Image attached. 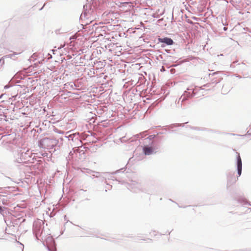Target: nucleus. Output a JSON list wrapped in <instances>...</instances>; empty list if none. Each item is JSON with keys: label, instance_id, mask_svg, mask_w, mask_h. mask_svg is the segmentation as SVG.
Listing matches in <instances>:
<instances>
[{"label": "nucleus", "instance_id": "f257e3e1", "mask_svg": "<svg viewBox=\"0 0 251 251\" xmlns=\"http://www.w3.org/2000/svg\"><path fill=\"white\" fill-rule=\"evenodd\" d=\"M37 153H34L29 149L20 148L14 152V161L18 163H35L40 164L41 161L37 160L40 158Z\"/></svg>", "mask_w": 251, "mask_h": 251}, {"label": "nucleus", "instance_id": "f03ea898", "mask_svg": "<svg viewBox=\"0 0 251 251\" xmlns=\"http://www.w3.org/2000/svg\"><path fill=\"white\" fill-rule=\"evenodd\" d=\"M96 18V13L94 9L89 3H86L83 6V11L80 16V20L82 21L81 25L83 29H87L92 27V31L96 30L98 28L97 24L94 23L93 25L90 24L92 23L93 20Z\"/></svg>", "mask_w": 251, "mask_h": 251}, {"label": "nucleus", "instance_id": "7ed1b4c3", "mask_svg": "<svg viewBox=\"0 0 251 251\" xmlns=\"http://www.w3.org/2000/svg\"><path fill=\"white\" fill-rule=\"evenodd\" d=\"M64 138L60 137L58 139L45 137L39 141L38 146L42 148L54 151L58 150L63 143Z\"/></svg>", "mask_w": 251, "mask_h": 251}, {"label": "nucleus", "instance_id": "20e7f679", "mask_svg": "<svg viewBox=\"0 0 251 251\" xmlns=\"http://www.w3.org/2000/svg\"><path fill=\"white\" fill-rule=\"evenodd\" d=\"M204 89L201 87L191 86L187 89L177 101L178 106L182 107L186 105L185 101L189 98L196 96L198 92Z\"/></svg>", "mask_w": 251, "mask_h": 251}, {"label": "nucleus", "instance_id": "39448f33", "mask_svg": "<svg viewBox=\"0 0 251 251\" xmlns=\"http://www.w3.org/2000/svg\"><path fill=\"white\" fill-rule=\"evenodd\" d=\"M44 223L42 220H37L33 224V233L38 240H43V228Z\"/></svg>", "mask_w": 251, "mask_h": 251}, {"label": "nucleus", "instance_id": "423d86ee", "mask_svg": "<svg viewBox=\"0 0 251 251\" xmlns=\"http://www.w3.org/2000/svg\"><path fill=\"white\" fill-rule=\"evenodd\" d=\"M41 241L43 242L44 245L46 246L49 251H54V249H56L55 241L52 236H49L45 240L43 239Z\"/></svg>", "mask_w": 251, "mask_h": 251}, {"label": "nucleus", "instance_id": "0eeeda50", "mask_svg": "<svg viewBox=\"0 0 251 251\" xmlns=\"http://www.w3.org/2000/svg\"><path fill=\"white\" fill-rule=\"evenodd\" d=\"M126 187L129 190L135 193L143 191L141 184L135 181H131L130 183L127 184Z\"/></svg>", "mask_w": 251, "mask_h": 251}, {"label": "nucleus", "instance_id": "6e6552de", "mask_svg": "<svg viewBox=\"0 0 251 251\" xmlns=\"http://www.w3.org/2000/svg\"><path fill=\"white\" fill-rule=\"evenodd\" d=\"M68 134V132L65 133V135L64 136V138L67 139L69 141H72V142L75 143H80L81 141L79 138V133H75L73 134H71L69 135H67Z\"/></svg>", "mask_w": 251, "mask_h": 251}, {"label": "nucleus", "instance_id": "1a4fd4ad", "mask_svg": "<svg viewBox=\"0 0 251 251\" xmlns=\"http://www.w3.org/2000/svg\"><path fill=\"white\" fill-rule=\"evenodd\" d=\"M158 40L159 43H162V47H165L166 45H172L174 43L173 40L168 37L159 38Z\"/></svg>", "mask_w": 251, "mask_h": 251}, {"label": "nucleus", "instance_id": "9d476101", "mask_svg": "<svg viewBox=\"0 0 251 251\" xmlns=\"http://www.w3.org/2000/svg\"><path fill=\"white\" fill-rule=\"evenodd\" d=\"M237 174L238 176H240L242 173V160L240 157L239 153L237 152Z\"/></svg>", "mask_w": 251, "mask_h": 251}, {"label": "nucleus", "instance_id": "9b49d317", "mask_svg": "<svg viewBox=\"0 0 251 251\" xmlns=\"http://www.w3.org/2000/svg\"><path fill=\"white\" fill-rule=\"evenodd\" d=\"M143 152L146 155H150L155 153L154 150L152 148V147H150L148 146H145L143 148Z\"/></svg>", "mask_w": 251, "mask_h": 251}, {"label": "nucleus", "instance_id": "f8f14e48", "mask_svg": "<svg viewBox=\"0 0 251 251\" xmlns=\"http://www.w3.org/2000/svg\"><path fill=\"white\" fill-rule=\"evenodd\" d=\"M124 170V168H122L120 170H117L115 172H113V173L110 174L109 173H103L104 177L105 178H107L108 179H112L114 180V177L113 176V174H117V173L120 172L121 171H123Z\"/></svg>", "mask_w": 251, "mask_h": 251}, {"label": "nucleus", "instance_id": "ddd939ff", "mask_svg": "<svg viewBox=\"0 0 251 251\" xmlns=\"http://www.w3.org/2000/svg\"><path fill=\"white\" fill-rule=\"evenodd\" d=\"M76 87V84L73 82H69L64 84V88L69 90H75Z\"/></svg>", "mask_w": 251, "mask_h": 251}, {"label": "nucleus", "instance_id": "4468645a", "mask_svg": "<svg viewBox=\"0 0 251 251\" xmlns=\"http://www.w3.org/2000/svg\"><path fill=\"white\" fill-rule=\"evenodd\" d=\"M238 201L239 203L242 204V205H246V204H248L249 205H250L251 206V203H249L247 200L243 198H239L238 200Z\"/></svg>", "mask_w": 251, "mask_h": 251}, {"label": "nucleus", "instance_id": "2eb2a0df", "mask_svg": "<svg viewBox=\"0 0 251 251\" xmlns=\"http://www.w3.org/2000/svg\"><path fill=\"white\" fill-rule=\"evenodd\" d=\"M74 153L72 151H70L68 154V155L66 157V159L67 160V164L69 163V161H70L73 158V155Z\"/></svg>", "mask_w": 251, "mask_h": 251}, {"label": "nucleus", "instance_id": "dca6fc26", "mask_svg": "<svg viewBox=\"0 0 251 251\" xmlns=\"http://www.w3.org/2000/svg\"><path fill=\"white\" fill-rule=\"evenodd\" d=\"M155 137V135H150L148 138H147L146 139H145V143H147V141H151V145L153 144V141H152V139Z\"/></svg>", "mask_w": 251, "mask_h": 251}, {"label": "nucleus", "instance_id": "f3484780", "mask_svg": "<svg viewBox=\"0 0 251 251\" xmlns=\"http://www.w3.org/2000/svg\"><path fill=\"white\" fill-rule=\"evenodd\" d=\"M84 170L85 171H84L83 172L86 173V174H91L92 173H94V171L91 170H90L89 169H84Z\"/></svg>", "mask_w": 251, "mask_h": 251}, {"label": "nucleus", "instance_id": "a211bd4d", "mask_svg": "<svg viewBox=\"0 0 251 251\" xmlns=\"http://www.w3.org/2000/svg\"><path fill=\"white\" fill-rule=\"evenodd\" d=\"M79 152L80 154H84V150H80L79 149H77L74 151V152Z\"/></svg>", "mask_w": 251, "mask_h": 251}, {"label": "nucleus", "instance_id": "6ab92c4d", "mask_svg": "<svg viewBox=\"0 0 251 251\" xmlns=\"http://www.w3.org/2000/svg\"><path fill=\"white\" fill-rule=\"evenodd\" d=\"M184 125H185V123L180 124H174L173 125H172L171 127L173 128V127H177V126H184Z\"/></svg>", "mask_w": 251, "mask_h": 251}, {"label": "nucleus", "instance_id": "aec40b11", "mask_svg": "<svg viewBox=\"0 0 251 251\" xmlns=\"http://www.w3.org/2000/svg\"><path fill=\"white\" fill-rule=\"evenodd\" d=\"M54 132L57 133H59V134H63L64 133V131L61 130H59L57 128H55L54 130Z\"/></svg>", "mask_w": 251, "mask_h": 251}, {"label": "nucleus", "instance_id": "412c9836", "mask_svg": "<svg viewBox=\"0 0 251 251\" xmlns=\"http://www.w3.org/2000/svg\"><path fill=\"white\" fill-rule=\"evenodd\" d=\"M96 175H93V176L96 177H99L100 176V173L98 172H94V173Z\"/></svg>", "mask_w": 251, "mask_h": 251}, {"label": "nucleus", "instance_id": "4be33fe9", "mask_svg": "<svg viewBox=\"0 0 251 251\" xmlns=\"http://www.w3.org/2000/svg\"><path fill=\"white\" fill-rule=\"evenodd\" d=\"M238 62V61H233L230 65V68H234L235 67V66L234 65V64Z\"/></svg>", "mask_w": 251, "mask_h": 251}, {"label": "nucleus", "instance_id": "5701e85b", "mask_svg": "<svg viewBox=\"0 0 251 251\" xmlns=\"http://www.w3.org/2000/svg\"><path fill=\"white\" fill-rule=\"evenodd\" d=\"M5 57V56L1 57L0 59V63L2 65L4 64V59L3 58Z\"/></svg>", "mask_w": 251, "mask_h": 251}, {"label": "nucleus", "instance_id": "b1692460", "mask_svg": "<svg viewBox=\"0 0 251 251\" xmlns=\"http://www.w3.org/2000/svg\"><path fill=\"white\" fill-rule=\"evenodd\" d=\"M238 65H239V66H240V65H242V66H243L244 67L243 68V69H245L244 68L246 66V65H245V63H244L243 62H242V63H241V64H240V63H238Z\"/></svg>", "mask_w": 251, "mask_h": 251}, {"label": "nucleus", "instance_id": "393cba45", "mask_svg": "<svg viewBox=\"0 0 251 251\" xmlns=\"http://www.w3.org/2000/svg\"><path fill=\"white\" fill-rule=\"evenodd\" d=\"M125 138H126V137H123V138H122L121 139V142H126V139H125Z\"/></svg>", "mask_w": 251, "mask_h": 251}, {"label": "nucleus", "instance_id": "a878e982", "mask_svg": "<svg viewBox=\"0 0 251 251\" xmlns=\"http://www.w3.org/2000/svg\"><path fill=\"white\" fill-rule=\"evenodd\" d=\"M10 87V85H6L5 86H4V88L5 89H8V88H9Z\"/></svg>", "mask_w": 251, "mask_h": 251}, {"label": "nucleus", "instance_id": "bb28decb", "mask_svg": "<svg viewBox=\"0 0 251 251\" xmlns=\"http://www.w3.org/2000/svg\"><path fill=\"white\" fill-rule=\"evenodd\" d=\"M152 17H153V18H158V17H159L158 15H156L155 14H153L152 15Z\"/></svg>", "mask_w": 251, "mask_h": 251}, {"label": "nucleus", "instance_id": "cd10ccee", "mask_svg": "<svg viewBox=\"0 0 251 251\" xmlns=\"http://www.w3.org/2000/svg\"><path fill=\"white\" fill-rule=\"evenodd\" d=\"M191 128L196 130H200L199 128L197 127H191Z\"/></svg>", "mask_w": 251, "mask_h": 251}, {"label": "nucleus", "instance_id": "c85d7f7f", "mask_svg": "<svg viewBox=\"0 0 251 251\" xmlns=\"http://www.w3.org/2000/svg\"><path fill=\"white\" fill-rule=\"evenodd\" d=\"M47 155H48V153H46V152H45V153H43L42 154V155L44 156H47Z\"/></svg>", "mask_w": 251, "mask_h": 251}, {"label": "nucleus", "instance_id": "c756f323", "mask_svg": "<svg viewBox=\"0 0 251 251\" xmlns=\"http://www.w3.org/2000/svg\"><path fill=\"white\" fill-rule=\"evenodd\" d=\"M5 94H1V95L0 96V99H2V97H3L4 96H5Z\"/></svg>", "mask_w": 251, "mask_h": 251}, {"label": "nucleus", "instance_id": "7c9ffc66", "mask_svg": "<svg viewBox=\"0 0 251 251\" xmlns=\"http://www.w3.org/2000/svg\"><path fill=\"white\" fill-rule=\"evenodd\" d=\"M64 47V46H61L59 47H58V50H61Z\"/></svg>", "mask_w": 251, "mask_h": 251}, {"label": "nucleus", "instance_id": "2f4dec72", "mask_svg": "<svg viewBox=\"0 0 251 251\" xmlns=\"http://www.w3.org/2000/svg\"><path fill=\"white\" fill-rule=\"evenodd\" d=\"M3 211L2 207L0 206V213H1Z\"/></svg>", "mask_w": 251, "mask_h": 251}, {"label": "nucleus", "instance_id": "473e14b6", "mask_svg": "<svg viewBox=\"0 0 251 251\" xmlns=\"http://www.w3.org/2000/svg\"><path fill=\"white\" fill-rule=\"evenodd\" d=\"M219 80H218V81L216 80V81H213V82H212V83H215V84H217V83H219Z\"/></svg>", "mask_w": 251, "mask_h": 251}, {"label": "nucleus", "instance_id": "72a5a7b5", "mask_svg": "<svg viewBox=\"0 0 251 251\" xmlns=\"http://www.w3.org/2000/svg\"><path fill=\"white\" fill-rule=\"evenodd\" d=\"M210 84L209 83H207L204 85H203V86H205V87H208L209 86Z\"/></svg>", "mask_w": 251, "mask_h": 251}, {"label": "nucleus", "instance_id": "f704fd0d", "mask_svg": "<svg viewBox=\"0 0 251 251\" xmlns=\"http://www.w3.org/2000/svg\"><path fill=\"white\" fill-rule=\"evenodd\" d=\"M165 71V69H164V67H162V69H161V71L162 72V71Z\"/></svg>", "mask_w": 251, "mask_h": 251}, {"label": "nucleus", "instance_id": "c9c22d12", "mask_svg": "<svg viewBox=\"0 0 251 251\" xmlns=\"http://www.w3.org/2000/svg\"><path fill=\"white\" fill-rule=\"evenodd\" d=\"M111 187H112V186H111V185H109V186L108 187L107 189H108V190H109L110 189H111Z\"/></svg>", "mask_w": 251, "mask_h": 251}, {"label": "nucleus", "instance_id": "e433bc0d", "mask_svg": "<svg viewBox=\"0 0 251 251\" xmlns=\"http://www.w3.org/2000/svg\"><path fill=\"white\" fill-rule=\"evenodd\" d=\"M227 27H224V30L225 31H226V30H227Z\"/></svg>", "mask_w": 251, "mask_h": 251}, {"label": "nucleus", "instance_id": "4c0bfd02", "mask_svg": "<svg viewBox=\"0 0 251 251\" xmlns=\"http://www.w3.org/2000/svg\"><path fill=\"white\" fill-rule=\"evenodd\" d=\"M250 130H249L247 132V135H251V133H249Z\"/></svg>", "mask_w": 251, "mask_h": 251}, {"label": "nucleus", "instance_id": "58836bf2", "mask_svg": "<svg viewBox=\"0 0 251 251\" xmlns=\"http://www.w3.org/2000/svg\"><path fill=\"white\" fill-rule=\"evenodd\" d=\"M216 73H213L212 74H211L212 75H214L215 74H216ZM211 74H209V75H210Z\"/></svg>", "mask_w": 251, "mask_h": 251}, {"label": "nucleus", "instance_id": "ea45409f", "mask_svg": "<svg viewBox=\"0 0 251 251\" xmlns=\"http://www.w3.org/2000/svg\"><path fill=\"white\" fill-rule=\"evenodd\" d=\"M44 6H45V4L44 5V6H43L42 7H41V8L40 9V10H42Z\"/></svg>", "mask_w": 251, "mask_h": 251}, {"label": "nucleus", "instance_id": "a19ab883", "mask_svg": "<svg viewBox=\"0 0 251 251\" xmlns=\"http://www.w3.org/2000/svg\"><path fill=\"white\" fill-rule=\"evenodd\" d=\"M52 51H53V54H55V53H54L55 50H52Z\"/></svg>", "mask_w": 251, "mask_h": 251}, {"label": "nucleus", "instance_id": "79ce46f5", "mask_svg": "<svg viewBox=\"0 0 251 251\" xmlns=\"http://www.w3.org/2000/svg\"><path fill=\"white\" fill-rule=\"evenodd\" d=\"M227 177H228V180H229V176H227Z\"/></svg>", "mask_w": 251, "mask_h": 251}, {"label": "nucleus", "instance_id": "37998d69", "mask_svg": "<svg viewBox=\"0 0 251 251\" xmlns=\"http://www.w3.org/2000/svg\"><path fill=\"white\" fill-rule=\"evenodd\" d=\"M248 210H250L251 211V208H248Z\"/></svg>", "mask_w": 251, "mask_h": 251}, {"label": "nucleus", "instance_id": "c03bdc74", "mask_svg": "<svg viewBox=\"0 0 251 251\" xmlns=\"http://www.w3.org/2000/svg\"><path fill=\"white\" fill-rule=\"evenodd\" d=\"M22 251H24L23 250Z\"/></svg>", "mask_w": 251, "mask_h": 251}]
</instances>
